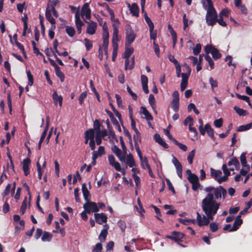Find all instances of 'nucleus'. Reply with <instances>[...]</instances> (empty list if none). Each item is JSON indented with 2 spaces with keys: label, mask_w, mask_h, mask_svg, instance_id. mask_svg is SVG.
<instances>
[{
  "label": "nucleus",
  "mask_w": 252,
  "mask_h": 252,
  "mask_svg": "<svg viewBox=\"0 0 252 252\" xmlns=\"http://www.w3.org/2000/svg\"><path fill=\"white\" fill-rule=\"evenodd\" d=\"M111 150L113 153L115 154L116 156L122 155V151H121L120 149L116 145L112 146Z\"/></svg>",
  "instance_id": "bf43d9fd"
},
{
  "label": "nucleus",
  "mask_w": 252,
  "mask_h": 252,
  "mask_svg": "<svg viewBox=\"0 0 252 252\" xmlns=\"http://www.w3.org/2000/svg\"><path fill=\"white\" fill-rule=\"evenodd\" d=\"M83 207L84 208L85 212L88 214H90L91 212L95 213L99 211V208L97 206V203L94 202H91L90 200L84 204Z\"/></svg>",
  "instance_id": "423d86ee"
},
{
  "label": "nucleus",
  "mask_w": 252,
  "mask_h": 252,
  "mask_svg": "<svg viewBox=\"0 0 252 252\" xmlns=\"http://www.w3.org/2000/svg\"><path fill=\"white\" fill-rule=\"evenodd\" d=\"M252 126V122L250 124H246L245 125H242V126H238V128H237V130H236V131H237L238 132H242V131H247V130L251 129Z\"/></svg>",
  "instance_id": "7c9ffc66"
},
{
  "label": "nucleus",
  "mask_w": 252,
  "mask_h": 252,
  "mask_svg": "<svg viewBox=\"0 0 252 252\" xmlns=\"http://www.w3.org/2000/svg\"><path fill=\"white\" fill-rule=\"evenodd\" d=\"M200 50H201V45L200 43H197L196 45H195V48H193V55L196 56L198 55Z\"/></svg>",
  "instance_id": "13d9d810"
},
{
  "label": "nucleus",
  "mask_w": 252,
  "mask_h": 252,
  "mask_svg": "<svg viewBox=\"0 0 252 252\" xmlns=\"http://www.w3.org/2000/svg\"><path fill=\"white\" fill-rule=\"evenodd\" d=\"M49 123H50V118L49 117V116H47V117H46V127H45V128H44L43 132H42L41 136H40L39 140L43 141L45 137H46L47 132H48V126H49Z\"/></svg>",
  "instance_id": "a878e982"
},
{
  "label": "nucleus",
  "mask_w": 252,
  "mask_h": 252,
  "mask_svg": "<svg viewBox=\"0 0 252 252\" xmlns=\"http://www.w3.org/2000/svg\"><path fill=\"white\" fill-rule=\"evenodd\" d=\"M100 126H101V125L100 124L99 121L98 120H95L94 122V129L97 131V132H101V130H100Z\"/></svg>",
  "instance_id": "052dcab7"
},
{
  "label": "nucleus",
  "mask_w": 252,
  "mask_h": 252,
  "mask_svg": "<svg viewBox=\"0 0 252 252\" xmlns=\"http://www.w3.org/2000/svg\"><path fill=\"white\" fill-rule=\"evenodd\" d=\"M55 72L56 76H58V77L60 78V81L62 82H63L64 81V75L62 72V71H61V68H55Z\"/></svg>",
  "instance_id": "c9c22d12"
},
{
  "label": "nucleus",
  "mask_w": 252,
  "mask_h": 252,
  "mask_svg": "<svg viewBox=\"0 0 252 252\" xmlns=\"http://www.w3.org/2000/svg\"><path fill=\"white\" fill-rule=\"evenodd\" d=\"M11 189V184L9 183L7 185L4 189V190L2 192V196L4 197L9 194L10 189Z\"/></svg>",
  "instance_id": "5fc2aeb1"
},
{
  "label": "nucleus",
  "mask_w": 252,
  "mask_h": 252,
  "mask_svg": "<svg viewBox=\"0 0 252 252\" xmlns=\"http://www.w3.org/2000/svg\"><path fill=\"white\" fill-rule=\"evenodd\" d=\"M236 97H237V98L246 101V102L248 103L249 106H250V107L252 108V104L250 102V98L249 97V96H247L246 95H243L238 94H236Z\"/></svg>",
  "instance_id": "58836bf2"
},
{
  "label": "nucleus",
  "mask_w": 252,
  "mask_h": 252,
  "mask_svg": "<svg viewBox=\"0 0 252 252\" xmlns=\"http://www.w3.org/2000/svg\"><path fill=\"white\" fill-rule=\"evenodd\" d=\"M109 32L108 31L107 28L105 27L104 26L103 27V33H102V38H103V45L102 47L103 49V51L105 52V53H107V47L108 45L109 44Z\"/></svg>",
  "instance_id": "6e6552de"
},
{
  "label": "nucleus",
  "mask_w": 252,
  "mask_h": 252,
  "mask_svg": "<svg viewBox=\"0 0 252 252\" xmlns=\"http://www.w3.org/2000/svg\"><path fill=\"white\" fill-rule=\"evenodd\" d=\"M127 91L128 93H129V94L131 95L132 98H133L134 100H137V95L135 93L132 91L131 89L128 86H127Z\"/></svg>",
  "instance_id": "338daca9"
},
{
  "label": "nucleus",
  "mask_w": 252,
  "mask_h": 252,
  "mask_svg": "<svg viewBox=\"0 0 252 252\" xmlns=\"http://www.w3.org/2000/svg\"><path fill=\"white\" fill-rule=\"evenodd\" d=\"M231 14V11L229 9L226 8L222 9L219 14V16H228Z\"/></svg>",
  "instance_id": "69168bd1"
},
{
  "label": "nucleus",
  "mask_w": 252,
  "mask_h": 252,
  "mask_svg": "<svg viewBox=\"0 0 252 252\" xmlns=\"http://www.w3.org/2000/svg\"><path fill=\"white\" fill-rule=\"evenodd\" d=\"M154 138L155 141H156L157 143H158V144L160 145L162 147L165 149L168 148V145L162 140L158 133L155 134Z\"/></svg>",
  "instance_id": "dca6fc26"
},
{
  "label": "nucleus",
  "mask_w": 252,
  "mask_h": 252,
  "mask_svg": "<svg viewBox=\"0 0 252 252\" xmlns=\"http://www.w3.org/2000/svg\"><path fill=\"white\" fill-rule=\"evenodd\" d=\"M232 165L235 167L236 170L240 167V162L236 157H234L228 161V166H230Z\"/></svg>",
  "instance_id": "c85d7f7f"
},
{
  "label": "nucleus",
  "mask_w": 252,
  "mask_h": 252,
  "mask_svg": "<svg viewBox=\"0 0 252 252\" xmlns=\"http://www.w3.org/2000/svg\"><path fill=\"white\" fill-rule=\"evenodd\" d=\"M84 41L85 48H86L87 51H89L92 48V42L91 40L88 38H85Z\"/></svg>",
  "instance_id": "de8ad7c7"
},
{
  "label": "nucleus",
  "mask_w": 252,
  "mask_h": 252,
  "mask_svg": "<svg viewBox=\"0 0 252 252\" xmlns=\"http://www.w3.org/2000/svg\"><path fill=\"white\" fill-rule=\"evenodd\" d=\"M126 42L125 46H130L136 38V34L132 30L130 25H126Z\"/></svg>",
  "instance_id": "7ed1b4c3"
},
{
  "label": "nucleus",
  "mask_w": 252,
  "mask_h": 252,
  "mask_svg": "<svg viewBox=\"0 0 252 252\" xmlns=\"http://www.w3.org/2000/svg\"><path fill=\"white\" fill-rule=\"evenodd\" d=\"M149 103H150L155 113L157 114L156 104H155V96L153 94H150V95H149Z\"/></svg>",
  "instance_id": "b1692460"
},
{
  "label": "nucleus",
  "mask_w": 252,
  "mask_h": 252,
  "mask_svg": "<svg viewBox=\"0 0 252 252\" xmlns=\"http://www.w3.org/2000/svg\"><path fill=\"white\" fill-rule=\"evenodd\" d=\"M15 44L16 46L20 49V50L21 51L22 53H23V55L24 57L27 58V56H26V54L25 52V50H24V47L22 44H21L19 42H15Z\"/></svg>",
  "instance_id": "6e6d98bb"
},
{
  "label": "nucleus",
  "mask_w": 252,
  "mask_h": 252,
  "mask_svg": "<svg viewBox=\"0 0 252 252\" xmlns=\"http://www.w3.org/2000/svg\"><path fill=\"white\" fill-rule=\"evenodd\" d=\"M140 163H141V166L145 169V166L147 168V165H149L148 163V160L146 157L142 158V155H141V158L139 157Z\"/></svg>",
  "instance_id": "49530a36"
},
{
  "label": "nucleus",
  "mask_w": 252,
  "mask_h": 252,
  "mask_svg": "<svg viewBox=\"0 0 252 252\" xmlns=\"http://www.w3.org/2000/svg\"><path fill=\"white\" fill-rule=\"evenodd\" d=\"M104 227V228L101 229L100 234L99 235V240L101 242H104L107 236V230L109 229V226L107 224H105Z\"/></svg>",
  "instance_id": "a211bd4d"
},
{
  "label": "nucleus",
  "mask_w": 252,
  "mask_h": 252,
  "mask_svg": "<svg viewBox=\"0 0 252 252\" xmlns=\"http://www.w3.org/2000/svg\"><path fill=\"white\" fill-rule=\"evenodd\" d=\"M140 112L145 116V119L148 121H151L153 120V116L148 110H147L146 107L142 106L140 107Z\"/></svg>",
  "instance_id": "4be33fe9"
},
{
  "label": "nucleus",
  "mask_w": 252,
  "mask_h": 252,
  "mask_svg": "<svg viewBox=\"0 0 252 252\" xmlns=\"http://www.w3.org/2000/svg\"><path fill=\"white\" fill-rule=\"evenodd\" d=\"M28 79H29V85L32 86L33 84V77L31 73L30 70H27Z\"/></svg>",
  "instance_id": "603ef678"
},
{
  "label": "nucleus",
  "mask_w": 252,
  "mask_h": 252,
  "mask_svg": "<svg viewBox=\"0 0 252 252\" xmlns=\"http://www.w3.org/2000/svg\"><path fill=\"white\" fill-rule=\"evenodd\" d=\"M212 56L214 60H217L220 59L221 57V54L220 53L218 50H216L215 51H213L211 53Z\"/></svg>",
  "instance_id": "3c124183"
},
{
  "label": "nucleus",
  "mask_w": 252,
  "mask_h": 252,
  "mask_svg": "<svg viewBox=\"0 0 252 252\" xmlns=\"http://www.w3.org/2000/svg\"><path fill=\"white\" fill-rule=\"evenodd\" d=\"M240 162H241L242 166H248L249 165L247 164V160H246V153H242L241 155H240Z\"/></svg>",
  "instance_id": "37998d69"
},
{
  "label": "nucleus",
  "mask_w": 252,
  "mask_h": 252,
  "mask_svg": "<svg viewBox=\"0 0 252 252\" xmlns=\"http://www.w3.org/2000/svg\"><path fill=\"white\" fill-rule=\"evenodd\" d=\"M243 167H245V169L242 168L241 170H240V174L242 175V176H246L247 173L250 170V166H248Z\"/></svg>",
  "instance_id": "0e129e2a"
},
{
  "label": "nucleus",
  "mask_w": 252,
  "mask_h": 252,
  "mask_svg": "<svg viewBox=\"0 0 252 252\" xmlns=\"http://www.w3.org/2000/svg\"><path fill=\"white\" fill-rule=\"evenodd\" d=\"M179 100L172 99L171 102V108H172L174 112L177 113L179 111Z\"/></svg>",
  "instance_id": "c756f323"
},
{
  "label": "nucleus",
  "mask_w": 252,
  "mask_h": 252,
  "mask_svg": "<svg viewBox=\"0 0 252 252\" xmlns=\"http://www.w3.org/2000/svg\"><path fill=\"white\" fill-rule=\"evenodd\" d=\"M172 163L174 165L175 168H176V172L177 176L180 179L183 178V167L182 166L181 163L179 162V160L174 157L173 156Z\"/></svg>",
  "instance_id": "9d476101"
},
{
  "label": "nucleus",
  "mask_w": 252,
  "mask_h": 252,
  "mask_svg": "<svg viewBox=\"0 0 252 252\" xmlns=\"http://www.w3.org/2000/svg\"><path fill=\"white\" fill-rule=\"evenodd\" d=\"M218 50V49L212 45H206L205 47V53L208 54L212 52Z\"/></svg>",
  "instance_id": "c03bdc74"
},
{
  "label": "nucleus",
  "mask_w": 252,
  "mask_h": 252,
  "mask_svg": "<svg viewBox=\"0 0 252 252\" xmlns=\"http://www.w3.org/2000/svg\"><path fill=\"white\" fill-rule=\"evenodd\" d=\"M81 16H91V9L88 3L83 4L81 10Z\"/></svg>",
  "instance_id": "6ab92c4d"
},
{
  "label": "nucleus",
  "mask_w": 252,
  "mask_h": 252,
  "mask_svg": "<svg viewBox=\"0 0 252 252\" xmlns=\"http://www.w3.org/2000/svg\"><path fill=\"white\" fill-rule=\"evenodd\" d=\"M85 138H89V140H94V131L93 129H89L85 132Z\"/></svg>",
  "instance_id": "2f4dec72"
},
{
  "label": "nucleus",
  "mask_w": 252,
  "mask_h": 252,
  "mask_svg": "<svg viewBox=\"0 0 252 252\" xmlns=\"http://www.w3.org/2000/svg\"><path fill=\"white\" fill-rule=\"evenodd\" d=\"M145 21L149 27V30L152 31L154 30V24L149 17H144Z\"/></svg>",
  "instance_id": "a19ab883"
},
{
  "label": "nucleus",
  "mask_w": 252,
  "mask_h": 252,
  "mask_svg": "<svg viewBox=\"0 0 252 252\" xmlns=\"http://www.w3.org/2000/svg\"><path fill=\"white\" fill-rule=\"evenodd\" d=\"M205 59L206 61H207L208 63H209L210 67H211V69H213L214 66V61L212 59L211 57L209 55L207 54L205 56Z\"/></svg>",
  "instance_id": "09e8293b"
},
{
  "label": "nucleus",
  "mask_w": 252,
  "mask_h": 252,
  "mask_svg": "<svg viewBox=\"0 0 252 252\" xmlns=\"http://www.w3.org/2000/svg\"><path fill=\"white\" fill-rule=\"evenodd\" d=\"M21 20L24 24L23 36H25L26 35V31L28 30V17H22Z\"/></svg>",
  "instance_id": "f704fd0d"
},
{
  "label": "nucleus",
  "mask_w": 252,
  "mask_h": 252,
  "mask_svg": "<svg viewBox=\"0 0 252 252\" xmlns=\"http://www.w3.org/2000/svg\"><path fill=\"white\" fill-rule=\"evenodd\" d=\"M118 30L116 28L115 25H113V38H112V44H113V55H112V60L115 61L116 57L117 56V52L118 48Z\"/></svg>",
  "instance_id": "f03ea898"
},
{
  "label": "nucleus",
  "mask_w": 252,
  "mask_h": 252,
  "mask_svg": "<svg viewBox=\"0 0 252 252\" xmlns=\"http://www.w3.org/2000/svg\"><path fill=\"white\" fill-rule=\"evenodd\" d=\"M213 199L214 200L216 201L215 199H219L223 197V199H225L226 195V190L222 186H220L216 188L215 190L213 191Z\"/></svg>",
  "instance_id": "0eeeda50"
},
{
  "label": "nucleus",
  "mask_w": 252,
  "mask_h": 252,
  "mask_svg": "<svg viewBox=\"0 0 252 252\" xmlns=\"http://www.w3.org/2000/svg\"><path fill=\"white\" fill-rule=\"evenodd\" d=\"M166 237L177 242V244L181 245V246L183 248L185 247V246L180 244V242L183 241L184 238H185V234L180 232L172 231L171 232V235H167Z\"/></svg>",
  "instance_id": "39448f33"
},
{
  "label": "nucleus",
  "mask_w": 252,
  "mask_h": 252,
  "mask_svg": "<svg viewBox=\"0 0 252 252\" xmlns=\"http://www.w3.org/2000/svg\"><path fill=\"white\" fill-rule=\"evenodd\" d=\"M203 8L207 10L206 16H217L212 0H201Z\"/></svg>",
  "instance_id": "20e7f679"
},
{
  "label": "nucleus",
  "mask_w": 252,
  "mask_h": 252,
  "mask_svg": "<svg viewBox=\"0 0 252 252\" xmlns=\"http://www.w3.org/2000/svg\"><path fill=\"white\" fill-rule=\"evenodd\" d=\"M87 93L86 91L81 93V94H80V96H79V98H78L79 103H80V105H82L83 100L87 97Z\"/></svg>",
  "instance_id": "680f3d73"
},
{
  "label": "nucleus",
  "mask_w": 252,
  "mask_h": 252,
  "mask_svg": "<svg viewBox=\"0 0 252 252\" xmlns=\"http://www.w3.org/2000/svg\"><path fill=\"white\" fill-rule=\"evenodd\" d=\"M96 28H97V24L94 22H92L89 23L88 26H87L86 32L90 35L94 34Z\"/></svg>",
  "instance_id": "2eb2a0df"
},
{
  "label": "nucleus",
  "mask_w": 252,
  "mask_h": 252,
  "mask_svg": "<svg viewBox=\"0 0 252 252\" xmlns=\"http://www.w3.org/2000/svg\"><path fill=\"white\" fill-rule=\"evenodd\" d=\"M234 111H236V113L240 116H245L247 115V112L246 110H244L242 108H240L237 106H234L233 107Z\"/></svg>",
  "instance_id": "72a5a7b5"
},
{
  "label": "nucleus",
  "mask_w": 252,
  "mask_h": 252,
  "mask_svg": "<svg viewBox=\"0 0 252 252\" xmlns=\"http://www.w3.org/2000/svg\"><path fill=\"white\" fill-rule=\"evenodd\" d=\"M168 29L169 32H170L171 37H172L173 48L174 49L177 40V33L175 32V31L173 30V28H172L170 24L168 25Z\"/></svg>",
  "instance_id": "f3484780"
},
{
  "label": "nucleus",
  "mask_w": 252,
  "mask_h": 252,
  "mask_svg": "<svg viewBox=\"0 0 252 252\" xmlns=\"http://www.w3.org/2000/svg\"><path fill=\"white\" fill-rule=\"evenodd\" d=\"M126 164H127L128 166L131 168L136 166V163L132 154H129V155H127V157H126Z\"/></svg>",
  "instance_id": "aec40b11"
},
{
  "label": "nucleus",
  "mask_w": 252,
  "mask_h": 252,
  "mask_svg": "<svg viewBox=\"0 0 252 252\" xmlns=\"http://www.w3.org/2000/svg\"><path fill=\"white\" fill-rule=\"evenodd\" d=\"M52 234L48 231H44L41 237L43 242H49L52 240Z\"/></svg>",
  "instance_id": "cd10ccee"
},
{
  "label": "nucleus",
  "mask_w": 252,
  "mask_h": 252,
  "mask_svg": "<svg viewBox=\"0 0 252 252\" xmlns=\"http://www.w3.org/2000/svg\"><path fill=\"white\" fill-rule=\"evenodd\" d=\"M82 189L83 198H84L85 200L86 201H89L90 199L91 198V194H90L89 191L87 188V186H86L85 183L83 184Z\"/></svg>",
  "instance_id": "412c9836"
},
{
  "label": "nucleus",
  "mask_w": 252,
  "mask_h": 252,
  "mask_svg": "<svg viewBox=\"0 0 252 252\" xmlns=\"http://www.w3.org/2000/svg\"><path fill=\"white\" fill-rule=\"evenodd\" d=\"M243 223V220L241 218H240V216H237L236 217L235 220H234V222L233 225H232V228L229 229V232H234L237 231L240 225H242Z\"/></svg>",
  "instance_id": "f8f14e48"
},
{
  "label": "nucleus",
  "mask_w": 252,
  "mask_h": 252,
  "mask_svg": "<svg viewBox=\"0 0 252 252\" xmlns=\"http://www.w3.org/2000/svg\"><path fill=\"white\" fill-rule=\"evenodd\" d=\"M188 180L190 183L198 182V178L196 175H191V176H189Z\"/></svg>",
  "instance_id": "e2e57ef3"
},
{
  "label": "nucleus",
  "mask_w": 252,
  "mask_h": 252,
  "mask_svg": "<svg viewBox=\"0 0 252 252\" xmlns=\"http://www.w3.org/2000/svg\"><path fill=\"white\" fill-rule=\"evenodd\" d=\"M57 16V12L55 8L53 7L47 6L46 8L45 16Z\"/></svg>",
  "instance_id": "bb28decb"
},
{
  "label": "nucleus",
  "mask_w": 252,
  "mask_h": 252,
  "mask_svg": "<svg viewBox=\"0 0 252 252\" xmlns=\"http://www.w3.org/2000/svg\"><path fill=\"white\" fill-rule=\"evenodd\" d=\"M189 20L188 18H187V17H183V30L185 31L187 30V28L189 27V25L193 22L192 20H190L189 23Z\"/></svg>",
  "instance_id": "a18cd8bd"
},
{
  "label": "nucleus",
  "mask_w": 252,
  "mask_h": 252,
  "mask_svg": "<svg viewBox=\"0 0 252 252\" xmlns=\"http://www.w3.org/2000/svg\"><path fill=\"white\" fill-rule=\"evenodd\" d=\"M66 32L68 35L71 37L74 36L75 34V29L74 28L72 27L67 26L66 27Z\"/></svg>",
  "instance_id": "ea45409f"
},
{
  "label": "nucleus",
  "mask_w": 252,
  "mask_h": 252,
  "mask_svg": "<svg viewBox=\"0 0 252 252\" xmlns=\"http://www.w3.org/2000/svg\"><path fill=\"white\" fill-rule=\"evenodd\" d=\"M209 228L212 232H215L218 229V225L216 222H212L209 224Z\"/></svg>",
  "instance_id": "864d4df0"
},
{
  "label": "nucleus",
  "mask_w": 252,
  "mask_h": 252,
  "mask_svg": "<svg viewBox=\"0 0 252 252\" xmlns=\"http://www.w3.org/2000/svg\"><path fill=\"white\" fill-rule=\"evenodd\" d=\"M220 206V203L214 200L212 194H208L201 201L202 210L207 217L203 216L201 217L199 213L197 212V225L199 227L208 225L210 223V220H213V217L216 214Z\"/></svg>",
  "instance_id": "f257e3e1"
},
{
  "label": "nucleus",
  "mask_w": 252,
  "mask_h": 252,
  "mask_svg": "<svg viewBox=\"0 0 252 252\" xmlns=\"http://www.w3.org/2000/svg\"><path fill=\"white\" fill-rule=\"evenodd\" d=\"M214 124H215V126L216 127L220 128L222 126V118H220L219 119L216 120L214 122Z\"/></svg>",
  "instance_id": "774afa93"
},
{
  "label": "nucleus",
  "mask_w": 252,
  "mask_h": 252,
  "mask_svg": "<svg viewBox=\"0 0 252 252\" xmlns=\"http://www.w3.org/2000/svg\"><path fill=\"white\" fill-rule=\"evenodd\" d=\"M31 160L29 158H27L23 160V170L25 176H28L30 174L29 166Z\"/></svg>",
  "instance_id": "ddd939ff"
},
{
  "label": "nucleus",
  "mask_w": 252,
  "mask_h": 252,
  "mask_svg": "<svg viewBox=\"0 0 252 252\" xmlns=\"http://www.w3.org/2000/svg\"><path fill=\"white\" fill-rule=\"evenodd\" d=\"M26 199H27L25 197V200L22 203L21 208H20V212H21V215H24L25 213L26 209L27 208V200Z\"/></svg>",
  "instance_id": "79ce46f5"
},
{
  "label": "nucleus",
  "mask_w": 252,
  "mask_h": 252,
  "mask_svg": "<svg viewBox=\"0 0 252 252\" xmlns=\"http://www.w3.org/2000/svg\"><path fill=\"white\" fill-rule=\"evenodd\" d=\"M179 222H180L181 223H182L185 225H188L189 223V222H192V223L195 222L194 220L187 219H179Z\"/></svg>",
  "instance_id": "8fccbe9b"
},
{
  "label": "nucleus",
  "mask_w": 252,
  "mask_h": 252,
  "mask_svg": "<svg viewBox=\"0 0 252 252\" xmlns=\"http://www.w3.org/2000/svg\"><path fill=\"white\" fill-rule=\"evenodd\" d=\"M183 123H184L185 126H187L188 125L189 126L193 125V118H192L190 116H187V118L185 119L184 122H183Z\"/></svg>",
  "instance_id": "4d7b16f0"
},
{
  "label": "nucleus",
  "mask_w": 252,
  "mask_h": 252,
  "mask_svg": "<svg viewBox=\"0 0 252 252\" xmlns=\"http://www.w3.org/2000/svg\"><path fill=\"white\" fill-rule=\"evenodd\" d=\"M221 171L220 170H216L212 168H211V175L212 177H213V178H215V179L221 175Z\"/></svg>",
  "instance_id": "e433bc0d"
},
{
  "label": "nucleus",
  "mask_w": 252,
  "mask_h": 252,
  "mask_svg": "<svg viewBox=\"0 0 252 252\" xmlns=\"http://www.w3.org/2000/svg\"><path fill=\"white\" fill-rule=\"evenodd\" d=\"M205 129L207 130V133L208 136L212 138V140H215V137L214 135V130L212 128L210 124H207L205 125Z\"/></svg>",
  "instance_id": "393cba45"
},
{
  "label": "nucleus",
  "mask_w": 252,
  "mask_h": 252,
  "mask_svg": "<svg viewBox=\"0 0 252 252\" xmlns=\"http://www.w3.org/2000/svg\"><path fill=\"white\" fill-rule=\"evenodd\" d=\"M218 17H206V22L208 25L214 26L218 21Z\"/></svg>",
  "instance_id": "473e14b6"
},
{
  "label": "nucleus",
  "mask_w": 252,
  "mask_h": 252,
  "mask_svg": "<svg viewBox=\"0 0 252 252\" xmlns=\"http://www.w3.org/2000/svg\"><path fill=\"white\" fill-rule=\"evenodd\" d=\"M195 150L193 149L189 154L188 157H187V160H188L189 164H191L193 163V158L195 156Z\"/></svg>",
  "instance_id": "4c0bfd02"
},
{
  "label": "nucleus",
  "mask_w": 252,
  "mask_h": 252,
  "mask_svg": "<svg viewBox=\"0 0 252 252\" xmlns=\"http://www.w3.org/2000/svg\"><path fill=\"white\" fill-rule=\"evenodd\" d=\"M94 219L95 222L99 224H101L103 222L106 223L107 221V217L103 213H95Z\"/></svg>",
  "instance_id": "9b49d317"
},
{
  "label": "nucleus",
  "mask_w": 252,
  "mask_h": 252,
  "mask_svg": "<svg viewBox=\"0 0 252 252\" xmlns=\"http://www.w3.org/2000/svg\"><path fill=\"white\" fill-rule=\"evenodd\" d=\"M127 6L133 16H139V7L136 3H133L132 4L127 3Z\"/></svg>",
  "instance_id": "4468645a"
},
{
  "label": "nucleus",
  "mask_w": 252,
  "mask_h": 252,
  "mask_svg": "<svg viewBox=\"0 0 252 252\" xmlns=\"http://www.w3.org/2000/svg\"><path fill=\"white\" fill-rule=\"evenodd\" d=\"M52 98H53L54 102L55 104H57V103L59 102V105H60V107L62 106L63 96L62 95H58L57 92H54L53 94H52Z\"/></svg>",
  "instance_id": "5701e85b"
},
{
  "label": "nucleus",
  "mask_w": 252,
  "mask_h": 252,
  "mask_svg": "<svg viewBox=\"0 0 252 252\" xmlns=\"http://www.w3.org/2000/svg\"><path fill=\"white\" fill-rule=\"evenodd\" d=\"M130 46L125 45V52H124V58H125V70L128 69V64H129V57L133 53L134 49Z\"/></svg>",
  "instance_id": "1a4fd4ad"
}]
</instances>
